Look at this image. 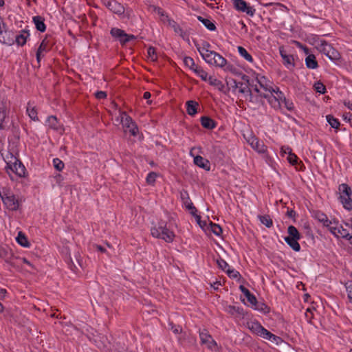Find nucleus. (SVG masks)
Wrapping results in <instances>:
<instances>
[{
  "label": "nucleus",
  "mask_w": 352,
  "mask_h": 352,
  "mask_svg": "<svg viewBox=\"0 0 352 352\" xmlns=\"http://www.w3.org/2000/svg\"><path fill=\"white\" fill-rule=\"evenodd\" d=\"M151 232L153 236L162 239L168 243L172 242L175 237L173 232L166 227V223L163 221L154 225L151 228Z\"/></svg>",
  "instance_id": "nucleus-1"
},
{
  "label": "nucleus",
  "mask_w": 352,
  "mask_h": 352,
  "mask_svg": "<svg viewBox=\"0 0 352 352\" xmlns=\"http://www.w3.org/2000/svg\"><path fill=\"white\" fill-rule=\"evenodd\" d=\"M0 197L4 205L10 210H17L19 208L20 201L14 195L6 188L0 189Z\"/></svg>",
  "instance_id": "nucleus-2"
},
{
  "label": "nucleus",
  "mask_w": 352,
  "mask_h": 352,
  "mask_svg": "<svg viewBox=\"0 0 352 352\" xmlns=\"http://www.w3.org/2000/svg\"><path fill=\"white\" fill-rule=\"evenodd\" d=\"M274 91L273 93L261 94V96L266 98L272 108L279 109L281 107L284 94L278 87H275Z\"/></svg>",
  "instance_id": "nucleus-3"
},
{
  "label": "nucleus",
  "mask_w": 352,
  "mask_h": 352,
  "mask_svg": "<svg viewBox=\"0 0 352 352\" xmlns=\"http://www.w3.org/2000/svg\"><path fill=\"white\" fill-rule=\"evenodd\" d=\"M201 56L210 65H214L219 67H223L226 65V59L214 51L210 50Z\"/></svg>",
  "instance_id": "nucleus-4"
},
{
  "label": "nucleus",
  "mask_w": 352,
  "mask_h": 352,
  "mask_svg": "<svg viewBox=\"0 0 352 352\" xmlns=\"http://www.w3.org/2000/svg\"><path fill=\"white\" fill-rule=\"evenodd\" d=\"M243 137L250 146L259 153H265L267 151V146L262 141H260L252 132L249 131L243 134Z\"/></svg>",
  "instance_id": "nucleus-5"
},
{
  "label": "nucleus",
  "mask_w": 352,
  "mask_h": 352,
  "mask_svg": "<svg viewBox=\"0 0 352 352\" xmlns=\"http://www.w3.org/2000/svg\"><path fill=\"white\" fill-rule=\"evenodd\" d=\"M349 230H351L349 224H345L344 227L340 224L338 221H335V225L330 228V232L337 238H343L346 239H351L352 235L349 232Z\"/></svg>",
  "instance_id": "nucleus-6"
},
{
  "label": "nucleus",
  "mask_w": 352,
  "mask_h": 352,
  "mask_svg": "<svg viewBox=\"0 0 352 352\" xmlns=\"http://www.w3.org/2000/svg\"><path fill=\"white\" fill-rule=\"evenodd\" d=\"M120 120L125 132H129L133 136H136L138 133V129L136 124L132 118L129 116L126 112L120 111Z\"/></svg>",
  "instance_id": "nucleus-7"
},
{
  "label": "nucleus",
  "mask_w": 352,
  "mask_h": 352,
  "mask_svg": "<svg viewBox=\"0 0 352 352\" xmlns=\"http://www.w3.org/2000/svg\"><path fill=\"white\" fill-rule=\"evenodd\" d=\"M318 49L331 60H336L340 58V53L325 41H320Z\"/></svg>",
  "instance_id": "nucleus-8"
},
{
  "label": "nucleus",
  "mask_w": 352,
  "mask_h": 352,
  "mask_svg": "<svg viewBox=\"0 0 352 352\" xmlns=\"http://www.w3.org/2000/svg\"><path fill=\"white\" fill-rule=\"evenodd\" d=\"M6 168L10 169L13 173L19 177H24L25 168L24 165L14 156H11V160L7 162Z\"/></svg>",
  "instance_id": "nucleus-9"
},
{
  "label": "nucleus",
  "mask_w": 352,
  "mask_h": 352,
  "mask_svg": "<svg viewBox=\"0 0 352 352\" xmlns=\"http://www.w3.org/2000/svg\"><path fill=\"white\" fill-rule=\"evenodd\" d=\"M110 33L111 36L117 38L122 45H124L127 42L135 39V36L134 35L127 34L124 30L116 28H112Z\"/></svg>",
  "instance_id": "nucleus-10"
},
{
  "label": "nucleus",
  "mask_w": 352,
  "mask_h": 352,
  "mask_svg": "<svg viewBox=\"0 0 352 352\" xmlns=\"http://www.w3.org/2000/svg\"><path fill=\"white\" fill-rule=\"evenodd\" d=\"M199 337L201 344L205 345L207 349L215 350L217 343L206 329L199 332Z\"/></svg>",
  "instance_id": "nucleus-11"
},
{
  "label": "nucleus",
  "mask_w": 352,
  "mask_h": 352,
  "mask_svg": "<svg viewBox=\"0 0 352 352\" xmlns=\"http://www.w3.org/2000/svg\"><path fill=\"white\" fill-rule=\"evenodd\" d=\"M234 5L236 10L245 12L251 16L255 13V9L252 6H249L243 0H234Z\"/></svg>",
  "instance_id": "nucleus-12"
},
{
  "label": "nucleus",
  "mask_w": 352,
  "mask_h": 352,
  "mask_svg": "<svg viewBox=\"0 0 352 352\" xmlns=\"http://www.w3.org/2000/svg\"><path fill=\"white\" fill-rule=\"evenodd\" d=\"M314 217L319 222L322 223L324 227L327 228L329 230L331 226L335 225V221H336L335 219L329 220L327 216L320 211L314 212Z\"/></svg>",
  "instance_id": "nucleus-13"
},
{
  "label": "nucleus",
  "mask_w": 352,
  "mask_h": 352,
  "mask_svg": "<svg viewBox=\"0 0 352 352\" xmlns=\"http://www.w3.org/2000/svg\"><path fill=\"white\" fill-rule=\"evenodd\" d=\"M256 80L261 88L265 91H268L269 93H273V91H275V87H273V83L268 80L265 76H258L256 77Z\"/></svg>",
  "instance_id": "nucleus-14"
},
{
  "label": "nucleus",
  "mask_w": 352,
  "mask_h": 352,
  "mask_svg": "<svg viewBox=\"0 0 352 352\" xmlns=\"http://www.w3.org/2000/svg\"><path fill=\"white\" fill-rule=\"evenodd\" d=\"M106 6L113 13L122 15L124 13V7L115 0L109 1L106 3Z\"/></svg>",
  "instance_id": "nucleus-15"
},
{
  "label": "nucleus",
  "mask_w": 352,
  "mask_h": 352,
  "mask_svg": "<svg viewBox=\"0 0 352 352\" xmlns=\"http://www.w3.org/2000/svg\"><path fill=\"white\" fill-rule=\"evenodd\" d=\"M279 52L283 60L284 65L286 66L288 69L293 68L295 65L294 56L292 55L287 54L283 47H279Z\"/></svg>",
  "instance_id": "nucleus-16"
},
{
  "label": "nucleus",
  "mask_w": 352,
  "mask_h": 352,
  "mask_svg": "<svg viewBox=\"0 0 352 352\" xmlns=\"http://www.w3.org/2000/svg\"><path fill=\"white\" fill-rule=\"evenodd\" d=\"M249 329L256 335L263 338L267 333V329L261 325L258 322H251L248 323Z\"/></svg>",
  "instance_id": "nucleus-17"
},
{
  "label": "nucleus",
  "mask_w": 352,
  "mask_h": 352,
  "mask_svg": "<svg viewBox=\"0 0 352 352\" xmlns=\"http://www.w3.org/2000/svg\"><path fill=\"white\" fill-rule=\"evenodd\" d=\"M263 339H265L267 340L270 341L272 344H274L275 345H287V344L284 342L281 338L272 333L268 330L267 331V333L263 337Z\"/></svg>",
  "instance_id": "nucleus-18"
},
{
  "label": "nucleus",
  "mask_w": 352,
  "mask_h": 352,
  "mask_svg": "<svg viewBox=\"0 0 352 352\" xmlns=\"http://www.w3.org/2000/svg\"><path fill=\"white\" fill-rule=\"evenodd\" d=\"M194 163L197 166L206 170H209L210 169V162L200 155H197L194 157Z\"/></svg>",
  "instance_id": "nucleus-19"
},
{
  "label": "nucleus",
  "mask_w": 352,
  "mask_h": 352,
  "mask_svg": "<svg viewBox=\"0 0 352 352\" xmlns=\"http://www.w3.org/2000/svg\"><path fill=\"white\" fill-rule=\"evenodd\" d=\"M33 22L36 26V28L41 32H43L45 31L46 26L44 23V19L41 16H35L32 19Z\"/></svg>",
  "instance_id": "nucleus-20"
},
{
  "label": "nucleus",
  "mask_w": 352,
  "mask_h": 352,
  "mask_svg": "<svg viewBox=\"0 0 352 352\" xmlns=\"http://www.w3.org/2000/svg\"><path fill=\"white\" fill-rule=\"evenodd\" d=\"M239 289L241 291V292L246 296L248 302L252 305L255 306L257 302L256 297L253 294H252L243 285H240Z\"/></svg>",
  "instance_id": "nucleus-21"
},
{
  "label": "nucleus",
  "mask_w": 352,
  "mask_h": 352,
  "mask_svg": "<svg viewBox=\"0 0 352 352\" xmlns=\"http://www.w3.org/2000/svg\"><path fill=\"white\" fill-rule=\"evenodd\" d=\"M200 121L203 127L206 129H212L216 126L215 122L208 116L201 117Z\"/></svg>",
  "instance_id": "nucleus-22"
},
{
  "label": "nucleus",
  "mask_w": 352,
  "mask_h": 352,
  "mask_svg": "<svg viewBox=\"0 0 352 352\" xmlns=\"http://www.w3.org/2000/svg\"><path fill=\"white\" fill-rule=\"evenodd\" d=\"M199 106V104L194 101V100H189L186 102V107H187V113L190 115V116H195L197 111V107Z\"/></svg>",
  "instance_id": "nucleus-23"
},
{
  "label": "nucleus",
  "mask_w": 352,
  "mask_h": 352,
  "mask_svg": "<svg viewBox=\"0 0 352 352\" xmlns=\"http://www.w3.org/2000/svg\"><path fill=\"white\" fill-rule=\"evenodd\" d=\"M299 239L285 237L286 243L296 252H298L300 250V245L298 242Z\"/></svg>",
  "instance_id": "nucleus-24"
},
{
  "label": "nucleus",
  "mask_w": 352,
  "mask_h": 352,
  "mask_svg": "<svg viewBox=\"0 0 352 352\" xmlns=\"http://www.w3.org/2000/svg\"><path fill=\"white\" fill-rule=\"evenodd\" d=\"M168 25L171 27L174 32L181 36L182 38H184L186 36V33L183 31V30L180 28V26L173 20H168Z\"/></svg>",
  "instance_id": "nucleus-25"
},
{
  "label": "nucleus",
  "mask_w": 352,
  "mask_h": 352,
  "mask_svg": "<svg viewBox=\"0 0 352 352\" xmlns=\"http://www.w3.org/2000/svg\"><path fill=\"white\" fill-rule=\"evenodd\" d=\"M197 19L203 23V25L209 30L214 31L216 30V26L212 21L208 19H205L201 16H197Z\"/></svg>",
  "instance_id": "nucleus-26"
},
{
  "label": "nucleus",
  "mask_w": 352,
  "mask_h": 352,
  "mask_svg": "<svg viewBox=\"0 0 352 352\" xmlns=\"http://www.w3.org/2000/svg\"><path fill=\"white\" fill-rule=\"evenodd\" d=\"M6 118V111L4 104L0 102V129H5L4 122Z\"/></svg>",
  "instance_id": "nucleus-27"
},
{
  "label": "nucleus",
  "mask_w": 352,
  "mask_h": 352,
  "mask_svg": "<svg viewBox=\"0 0 352 352\" xmlns=\"http://www.w3.org/2000/svg\"><path fill=\"white\" fill-rule=\"evenodd\" d=\"M305 63L308 68L316 69L318 67V63L314 55H309L305 58Z\"/></svg>",
  "instance_id": "nucleus-28"
},
{
  "label": "nucleus",
  "mask_w": 352,
  "mask_h": 352,
  "mask_svg": "<svg viewBox=\"0 0 352 352\" xmlns=\"http://www.w3.org/2000/svg\"><path fill=\"white\" fill-rule=\"evenodd\" d=\"M340 196H351L352 190L351 188L346 184H342L339 186Z\"/></svg>",
  "instance_id": "nucleus-29"
},
{
  "label": "nucleus",
  "mask_w": 352,
  "mask_h": 352,
  "mask_svg": "<svg viewBox=\"0 0 352 352\" xmlns=\"http://www.w3.org/2000/svg\"><path fill=\"white\" fill-rule=\"evenodd\" d=\"M340 199L344 208L348 210L352 209V199L351 196H340Z\"/></svg>",
  "instance_id": "nucleus-30"
},
{
  "label": "nucleus",
  "mask_w": 352,
  "mask_h": 352,
  "mask_svg": "<svg viewBox=\"0 0 352 352\" xmlns=\"http://www.w3.org/2000/svg\"><path fill=\"white\" fill-rule=\"evenodd\" d=\"M16 241L23 247H29L30 243L28 241L27 237L21 232H19L16 237Z\"/></svg>",
  "instance_id": "nucleus-31"
},
{
  "label": "nucleus",
  "mask_w": 352,
  "mask_h": 352,
  "mask_svg": "<svg viewBox=\"0 0 352 352\" xmlns=\"http://www.w3.org/2000/svg\"><path fill=\"white\" fill-rule=\"evenodd\" d=\"M29 35L28 32L26 31H23L22 34L16 35L15 36V41L18 45L23 46L26 43V39L28 36Z\"/></svg>",
  "instance_id": "nucleus-32"
},
{
  "label": "nucleus",
  "mask_w": 352,
  "mask_h": 352,
  "mask_svg": "<svg viewBox=\"0 0 352 352\" xmlns=\"http://www.w3.org/2000/svg\"><path fill=\"white\" fill-rule=\"evenodd\" d=\"M195 46L201 55L210 51V45L206 41H204L201 45L196 44Z\"/></svg>",
  "instance_id": "nucleus-33"
},
{
  "label": "nucleus",
  "mask_w": 352,
  "mask_h": 352,
  "mask_svg": "<svg viewBox=\"0 0 352 352\" xmlns=\"http://www.w3.org/2000/svg\"><path fill=\"white\" fill-rule=\"evenodd\" d=\"M258 217L261 223L267 228H271L272 226L273 221L269 215H259Z\"/></svg>",
  "instance_id": "nucleus-34"
},
{
  "label": "nucleus",
  "mask_w": 352,
  "mask_h": 352,
  "mask_svg": "<svg viewBox=\"0 0 352 352\" xmlns=\"http://www.w3.org/2000/svg\"><path fill=\"white\" fill-rule=\"evenodd\" d=\"M238 52L239 54L243 57L247 61L250 63L253 62V58L252 56L248 52V51L243 47L239 46L238 47Z\"/></svg>",
  "instance_id": "nucleus-35"
},
{
  "label": "nucleus",
  "mask_w": 352,
  "mask_h": 352,
  "mask_svg": "<svg viewBox=\"0 0 352 352\" xmlns=\"http://www.w3.org/2000/svg\"><path fill=\"white\" fill-rule=\"evenodd\" d=\"M195 73L199 76L203 80L206 81L208 80V73L204 71L201 67L196 66L195 69H193Z\"/></svg>",
  "instance_id": "nucleus-36"
},
{
  "label": "nucleus",
  "mask_w": 352,
  "mask_h": 352,
  "mask_svg": "<svg viewBox=\"0 0 352 352\" xmlns=\"http://www.w3.org/2000/svg\"><path fill=\"white\" fill-rule=\"evenodd\" d=\"M289 235L287 237L300 239V233L294 226H289L287 229Z\"/></svg>",
  "instance_id": "nucleus-37"
},
{
  "label": "nucleus",
  "mask_w": 352,
  "mask_h": 352,
  "mask_svg": "<svg viewBox=\"0 0 352 352\" xmlns=\"http://www.w3.org/2000/svg\"><path fill=\"white\" fill-rule=\"evenodd\" d=\"M327 120L329 124L331 125L332 128L338 129L340 126V122L338 119L335 118L333 116L331 115H328L326 116Z\"/></svg>",
  "instance_id": "nucleus-38"
},
{
  "label": "nucleus",
  "mask_w": 352,
  "mask_h": 352,
  "mask_svg": "<svg viewBox=\"0 0 352 352\" xmlns=\"http://www.w3.org/2000/svg\"><path fill=\"white\" fill-rule=\"evenodd\" d=\"M287 151L288 152L287 160L288 162L292 164L295 165L297 164L298 157L297 156L292 152V149L289 147H287Z\"/></svg>",
  "instance_id": "nucleus-39"
},
{
  "label": "nucleus",
  "mask_w": 352,
  "mask_h": 352,
  "mask_svg": "<svg viewBox=\"0 0 352 352\" xmlns=\"http://www.w3.org/2000/svg\"><path fill=\"white\" fill-rule=\"evenodd\" d=\"M47 122L50 128L55 130L58 129L57 118L55 116H50L47 118Z\"/></svg>",
  "instance_id": "nucleus-40"
},
{
  "label": "nucleus",
  "mask_w": 352,
  "mask_h": 352,
  "mask_svg": "<svg viewBox=\"0 0 352 352\" xmlns=\"http://www.w3.org/2000/svg\"><path fill=\"white\" fill-rule=\"evenodd\" d=\"M27 112L32 120H38L36 110L34 107H32L30 104H28V105Z\"/></svg>",
  "instance_id": "nucleus-41"
},
{
  "label": "nucleus",
  "mask_w": 352,
  "mask_h": 352,
  "mask_svg": "<svg viewBox=\"0 0 352 352\" xmlns=\"http://www.w3.org/2000/svg\"><path fill=\"white\" fill-rule=\"evenodd\" d=\"M48 50H49V47H48L47 41H46V39H43L41 43L40 44V45L37 50V52L44 54Z\"/></svg>",
  "instance_id": "nucleus-42"
},
{
  "label": "nucleus",
  "mask_w": 352,
  "mask_h": 352,
  "mask_svg": "<svg viewBox=\"0 0 352 352\" xmlns=\"http://www.w3.org/2000/svg\"><path fill=\"white\" fill-rule=\"evenodd\" d=\"M210 227L212 232L217 236H220L222 232L221 226L218 224L210 222Z\"/></svg>",
  "instance_id": "nucleus-43"
},
{
  "label": "nucleus",
  "mask_w": 352,
  "mask_h": 352,
  "mask_svg": "<svg viewBox=\"0 0 352 352\" xmlns=\"http://www.w3.org/2000/svg\"><path fill=\"white\" fill-rule=\"evenodd\" d=\"M184 63L187 67H188L192 70H193V69H195V67L197 66L195 64L194 60L188 56H186L184 58Z\"/></svg>",
  "instance_id": "nucleus-44"
},
{
  "label": "nucleus",
  "mask_w": 352,
  "mask_h": 352,
  "mask_svg": "<svg viewBox=\"0 0 352 352\" xmlns=\"http://www.w3.org/2000/svg\"><path fill=\"white\" fill-rule=\"evenodd\" d=\"M53 165L57 170H62L64 168V163L58 158L53 160Z\"/></svg>",
  "instance_id": "nucleus-45"
},
{
  "label": "nucleus",
  "mask_w": 352,
  "mask_h": 352,
  "mask_svg": "<svg viewBox=\"0 0 352 352\" xmlns=\"http://www.w3.org/2000/svg\"><path fill=\"white\" fill-rule=\"evenodd\" d=\"M315 90L320 94H324L326 91L325 86L320 82L314 84Z\"/></svg>",
  "instance_id": "nucleus-46"
},
{
  "label": "nucleus",
  "mask_w": 352,
  "mask_h": 352,
  "mask_svg": "<svg viewBox=\"0 0 352 352\" xmlns=\"http://www.w3.org/2000/svg\"><path fill=\"white\" fill-rule=\"evenodd\" d=\"M217 263L219 267L225 272H226V270L230 268L229 265L222 258L217 259Z\"/></svg>",
  "instance_id": "nucleus-47"
},
{
  "label": "nucleus",
  "mask_w": 352,
  "mask_h": 352,
  "mask_svg": "<svg viewBox=\"0 0 352 352\" xmlns=\"http://www.w3.org/2000/svg\"><path fill=\"white\" fill-rule=\"evenodd\" d=\"M223 67H224V70L225 71H227V72H231L232 74H239V70L238 69H236L234 65H230V64H227L223 66Z\"/></svg>",
  "instance_id": "nucleus-48"
},
{
  "label": "nucleus",
  "mask_w": 352,
  "mask_h": 352,
  "mask_svg": "<svg viewBox=\"0 0 352 352\" xmlns=\"http://www.w3.org/2000/svg\"><path fill=\"white\" fill-rule=\"evenodd\" d=\"M157 174L155 172H151L148 174L146 180L147 184H153L155 182Z\"/></svg>",
  "instance_id": "nucleus-49"
},
{
  "label": "nucleus",
  "mask_w": 352,
  "mask_h": 352,
  "mask_svg": "<svg viewBox=\"0 0 352 352\" xmlns=\"http://www.w3.org/2000/svg\"><path fill=\"white\" fill-rule=\"evenodd\" d=\"M282 102H284L285 107L287 110L292 111L294 109V107L293 102L287 100L285 96H283Z\"/></svg>",
  "instance_id": "nucleus-50"
},
{
  "label": "nucleus",
  "mask_w": 352,
  "mask_h": 352,
  "mask_svg": "<svg viewBox=\"0 0 352 352\" xmlns=\"http://www.w3.org/2000/svg\"><path fill=\"white\" fill-rule=\"evenodd\" d=\"M226 273L230 278H236L240 276V274L237 271L234 270H230V268L226 270Z\"/></svg>",
  "instance_id": "nucleus-51"
},
{
  "label": "nucleus",
  "mask_w": 352,
  "mask_h": 352,
  "mask_svg": "<svg viewBox=\"0 0 352 352\" xmlns=\"http://www.w3.org/2000/svg\"><path fill=\"white\" fill-rule=\"evenodd\" d=\"M227 84L228 85H230L231 87L233 88V89H236L239 87V85H243V84L242 82H238L236 80H235L234 79H230L229 81L227 82Z\"/></svg>",
  "instance_id": "nucleus-52"
},
{
  "label": "nucleus",
  "mask_w": 352,
  "mask_h": 352,
  "mask_svg": "<svg viewBox=\"0 0 352 352\" xmlns=\"http://www.w3.org/2000/svg\"><path fill=\"white\" fill-rule=\"evenodd\" d=\"M148 54L152 60H155L157 58L155 56V49L154 47H150L148 49Z\"/></svg>",
  "instance_id": "nucleus-53"
},
{
  "label": "nucleus",
  "mask_w": 352,
  "mask_h": 352,
  "mask_svg": "<svg viewBox=\"0 0 352 352\" xmlns=\"http://www.w3.org/2000/svg\"><path fill=\"white\" fill-rule=\"evenodd\" d=\"M208 80L210 81V83L212 85H215V86L221 85V87H223L221 82L219 81V80H217V78H214L212 76H210L208 78Z\"/></svg>",
  "instance_id": "nucleus-54"
},
{
  "label": "nucleus",
  "mask_w": 352,
  "mask_h": 352,
  "mask_svg": "<svg viewBox=\"0 0 352 352\" xmlns=\"http://www.w3.org/2000/svg\"><path fill=\"white\" fill-rule=\"evenodd\" d=\"M346 292L348 293V298L350 302H352V283L346 285Z\"/></svg>",
  "instance_id": "nucleus-55"
},
{
  "label": "nucleus",
  "mask_w": 352,
  "mask_h": 352,
  "mask_svg": "<svg viewBox=\"0 0 352 352\" xmlns=\"http://www.w3.org/2000/svg\"><path fill=\"white\" fill-rule=\"evenodd\" d=\"M170 329L173 333L177 334L182 331V328L179 326H177L173 324V323H170Z\"/></svg>",
  "instance_id": "nucleus-56"
},
{
  "label": "nucleus",
  "mask_w": 352,
  "mask_h": 352,
  "mask_svg": "<svg viewBox=\"0 0 352 352\" xmlns=\"http://www.w3.org/2000/svg\"><path fill=\"white\" fill-rule=\"evenodd\" d=\"M96 98L98 99H104L107 97V94L102 91H98L95 94Z\"/></svg>",
  "instance_id": "nucleus-57"
},
{
  "label": "nucleus",
  "mask_w": 352,
  "mask_h": 352,
  "mask_svg": "<svg viewBox=\"0 0 352 352\" xmlns=\"http://www.w3.org/2000/svg\"><path fill=\"white\" fill-rule=\"evenodd\" d=\"M153 11L155 12L157 14L160 15L161 16L167 17V16H165L163 10L160 7L153 6Z\"/></svg>",
  "instance_id": "nucleus-58"
},
{
  "label": "nucleus",
  "mask_w": 352,
  "mask_h": 352,
  "mask_svg": "<svg viewBox=\"0 0 352 352\" xmlns=\"http://www.w3.org/2000/svg\"><path fill=\"white\" fill-rule=\"evenodd\" d=\"M239 91L242 94H245V93H249L250 96L252 95L251 94V91L248 88L247 86L245 87H243V85H239Z\"/></svg>",
  "instance_id": "nucleus-59"
},
{
  "label": "nucleus",
  "mask_w": 352,
  "mask_h": 352,
  "mask_svg": "<svg viewBox=\"0 0 352 352\" xmlns=\"http://www.w3.org/2000/svg\"><path fill=\"white\" fill-rule=\"evenodd\" d=\"M227 310L229 313L233 314L234 312L238 311V308L234 306H228Z\"/></svg>",
  "instance_id": "nucleus-60"
},
{
  "label": "nucleus",
  "mask_w": 352,
  "mask_h": 352,
  "mask_svg": "<svg viewBox=\"0 0 352 352\" xmlns=\"http://www.w3.org/2000/svg\"><path fill=\"white\" fill-rule=\"evenodd\" d=\"M344 104L349 109L352 111V101L351 100H344Z\"/></svg>",
  "instance_id": "nucleus-61"
},
{
  "label": "nucleus",
  "mask_w": 352,
  "mask_h": 352,
  "mask_svg": "<svg viewBox=\"0 0 352 352\" xmlns=\"http://www.w3.org/2000/svg\"><path fill=\"white\" fill-rule=\"evenodd\" d=\"M36 60L39 63L41 61V57L44 56V54L36 52Z\"/></svg>",
  "instance_id": "nucleus-62"
},
{
  "label": "nucleus",
  "mask_w": 352,
  "mask_h": 352,
  "mask_svg": "<svg viewBox=\"0 0 352 352\" xmlns=\"http://www.w3.org/2000/svg\"><path fill=\"white\" fill-rule=\"evenodd\" d=\"M195 217L198 224L200 226V227L203 228V226L201 225V217L199 215H196Z\"/></svg>",
  "instance_id": "nucleus-63"
},
{
  "label": "nucleus",
  "mask_w": 352,
  "mask_h": 352,
  "mask_svg": "<svg viewBox=\"0 0 352 352\" xmlns=\"http://www.w3.org/2000/svg\"><path fill=\"white\" fill-rule=\"evenodd\" d=\"M144 98V99H148L151 98V94L150 92L148 91H146L144 93V96H143Z\"/></svg>",
  "instance_id": "nucleus-64"
}]
</instances>
